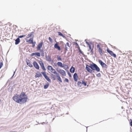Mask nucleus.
Segmentation results:
<instances>
[{
  "mask_svg": "<svg viewBox=\"0 0 132 132\" xmlns=\"http://www.w3.org/2000/svg\"><path fill=\"white\" fill-rule=\"evenodd\" d=\"M47 69L48 70H51V69H52V68H53V67L51 66L50 65H48L47 66Z\"/></svg>",
  "mask_w": 132,
  "mask_h": 132,
  "instance_id": "cd10ccee",
  "label": "nucleus"
},
{
  "mask_svg": "<svg viewBox=\"0 0 132 132\" xmlns=\"http://www.w3.org/2000/svg\"><path fill=\"white\" fill-rule=\"evenodd\" d=\"M57 60L58 61H61V59L59 55H57Z\"/></svg>",
  "mask_w": 132,
  "mask_h": 132,
  "instance_id": "bb28decb",
  "label": "nucleus"
},
{
  "mask_svg": "<svg viewBox=\"0 0 132 132\" xmlns=\"http://www.w3.org/2000/svg\"><path fill=\"white\" fill-rule=\"evenodd\" d=\"M3 63L2 62H0V69L2 67L3 65Z\"/></svg>",
  "mask_w": 132,
  "mask_h": 132,
  "instance_id": "2f4dec72",
  "label": "nucleus"
},
{
  "mask_svg": "<svg viewBox=\"0 0 132 132\" xmlns=\"http://www.w3.org/2000/svg\"><path fill=\"white\" fill-rule=\"evenodd\" d=\"M34 55H36V53H32L31 55V56H33Z\"/></svg>",
  "mask_w": 132,
  "mask_h": 132,
  "instance_id": "a19ab883",
  "label": "nucleus"
},
{
  "mask_svg": "<svg viewBox=\"0 0 132 132\" xmlns=\"http://www.w3.org/2000/svg\"><path fill=\"white\" fill-rule=\"evenodd\" d=\"M57 65L58 66L62 68H65L66 69H68L69 67L68 65L65 64H63L62 62H58L57 63Z\"/></svg>",
  "mask_w": 132,
  "mask_h": 132,
  "instance_id": "20e7f679",
  "label": "nucleus"
},
{
  "mask_svg": "<svg viewBox=\"0 0 132 132\" xmlns=\"http://www.w3.org/2000/svg\"><path fill=\"white\" fill-rule=\"evenodd\" d=\"M57 71L62 76H65L66 75V73L65 71L63 70L59 69H57Z\"/></svg>",
  "mask_w": 132,
  "mask_h": 132,
  "instance_id": "39448f33",
  "label": "nucleus"
},
{
  "mask_svg": "<svg viewBox=\"0 0 132 132\" xmlns=\"http://www.w3.org/2000/svg\"><path fill=\"white\" fill-rule=\"evenodd\" d=\"M26 36V35L20 36H18V38H22L23 37H24Z\"/></svg>",
  "mask_w": 132,
  "mask_h": 132,
  "instance_id": "72a5a7b5",
  "label": "nucleus"
},
{
  "mask_svg": "<svg viewBox=\"0 0 132 132\" xmlns=\"http://www.w3.org/2000/svg\"><path fill=\"white\" fill-rule=\"evenodd\" d=\"M27 65L29 67H32V65L30 63L29 60H28L26 61Z\"/></svg>",
  "mask_w": 132,
  "mask_h": 132,
  "instance_id": "2eb2a0df",
  "label": "nucleus"
},
{
  "mask_svg": "<svg viewBox=\"0 0 132 132\" xmlns=\"http://www.w3.org/2000/svg\"><path fill=\"white\" fill-rule=\"evenodd\" d=\"M36 55L39 57L40 56V53L38 52L36 53Z\"/></svg>",
  "mask_w": 132,
  "mask_h": 132,
  "instance_id": "c756f323",
  "label": "nucleus"
},
{
  "mask_svg": "<svg viewBox=\"0 0 132 132\" xmlns=\"http://www.w3.org/2000/svg\"><path fill=\"white\" fill-rule=\"evenodd\" d=\"M130 125L132 127V121L130 122Z\"/></svg>",
  "mask_w": 132,
  "mask_h": 132,
  "instance_id": "c03bdc74",
  "label": "nucleus"
},
{
  "mask_svg": "<svg viewBox=\"0 0 132 132\" xmlns=\"http://www.w3.org/2000/svg\"><path fill=\"white\" fill-rule=\"evenodd\" d=\"M48 39L52 43L53 42V40L50 37H49Z\"/></svg>",
  "mask_w": 132,
  "mask_h": 132,
  "instance_id": "473e14b6",
  "label": "nucleus"
},
{
  "mask_svg": "<svg viewBox=\"0 0 132 132\" xmlns=\"http://www.w3.org/2000/svg\"><path fill=\"white\" fill-rule=\"evenodd\" d=\"M13 100L16 102L20 104L26 103L28 98L24 92H22L20 95L16 94L13 97Z\"/></svg>",
  "mask_w": 132,
  "mask_h": 132,
  "instance_id": "f257e3e1",
  "label": "nucleus"
},
{
  "mask_svg": "<svg viewBox=\"0 0 132 132\" xmlns=\"http://www.w3.org/2000/svg\"><path fill=\"white\" fill-rule=\"evenodd\" d=\"M58 34L59 35L63 37H65V36L63 35L62 34V33L61 32H58Z\"/></svg>",
  "mask_w": 132,
  "mask_h": 132,
  "instance_id": "393cba45",
  "label": "nucleus"
},
{
  "mask_svg": "<svg viewBox=\"0 0 132 132\" xmlns=\"http://www.w3.org/2000/svg\"><path fill=\"white\" fill-rule=\"evenodd\" d=\"M53 68H52V69H51V70H49L51 72V71H52V70H53Z\"/></svg>",
  "mask_w": 132,
  "mask_h": 132,
  "instance_id": "49530a36",
  "label": "nucleus"
},
{
  "mask_svg": "<svg viewBox=\"0 0 132 132\" xmlns=\"http://www.w3.org/2000/svg\"><path fill=\"white\" fill-rule=\"evenodd\" d=\"M75 68L72 66L70 69V71L71 73H73L75 72Z\"/></svg>",
  "mask_w": 132,
  "mask_h": 132,
  "instance_id": "a211bd4d",
  "label": "nucleus"
},
{
  "mask_svg": "<svg viewBox=\"0 0 132 132\" xmlns=\"http://www.w3.org/2000/svg\"><path fill=\"white\" fill-rule=\"evenodd\" d=\"M88 46L89 48V50H90L91 51H92L93 50L91 49V47L90 45V44H89V45H88Z\"/></svg>",
  "mask_w": 132,
  "mask_h": 132,
  "instance_id": "f704fd0d",
  "label": "nucleus"
},
{
  "mask_svg": "<svg viewBox=\"0 0 132 132\" xmlns=\"http://www.w3.org/2000/svg\"><path fill=\"white\" fill-rule=\"evenodd\" d=\"M86 43L88 45H89V44H90L88 42H86Z\"/></svg>",
  "mask_w": 132,
  "mask_h": 132,
  "instance_id": "a18cd8bd",
  "label": "nucleus"
},
{
  "mask_svg": "<svg viewBox=\"0 0 132 132\" xmlns=\"http://www.w3.org/2000/svg\"><path fill=\"white\" fill-rule=\"evenodd\" d=\"M67 46H68V47H70V46L69 45V44L68 42H67L66 43V45H65V49L66 50H67V48H68L67 47Z\"/></svg>",
  "mask_w": 132,
  "mask_h": 132,
  "instance_id": "412c9836",
  "label": "nucleus"
},
{
  "mask_svg": "<svg viewBox=\"0 0 132 132\" xmlns=\"http://www.w3.org/2000/svg\"><path fill=\"white\" fill-rule=\"evenodd\" d=\"M73 78L74 80L76 81H77L78 80V77L77 73H75L74 74Z\"/></svg>",
  "mask_w": 132,
  "mask_h": 132,
  "instance_id": "9d476101",
  "label": "nucleus"
},
{
  "mask_svg": "<svg viewBox=\"0 0 132 132\" xmlns=\"http://www.w3.org/2000/svg\"><path fill=\"white\" fill-rule=\"evenodd\" d=\"M43 76H44L46 79L50 82H51V80L49 77L46 75L45 72H42V73Z\"/></svg>",
  "mask_w": 132,
  "mask_h": 132,
  "instance_id": "6e6552de",
  "label": "nucleus"
},
{
  "mask_svg": "<svg viewBox=\"0 0 132 132\" xmlns=\"http://www.w3.org/2000/svg\"><path fill=\"white\" fill-rule=\"evenodd\" d=\"M43 44V42H40L37 46V49L38 50H40Z\"/></svg>",
  "mask_w": 132,
  "mask_h": 132,
  "instance_id": "f8f14e48",
  "label": "nucleus"
},
{
  "mask_svg": "<svg viewBox=\"0 0 132 132\" xmlns=\"http://www.w3.org/2000/svg\"><path fill=\"white\" fill-rule=\"evenodd\" d=\"M98 62L102 67L106 69L107 68L108 65L104 63H103L102 60H98Z\"/></svg>",
  "mask_w": 132,
  "mask_h": 132,
  "instance_id": "0eeeda50",
  "label": "nucleus"
},
{
  "mask_svg": "<svg viewBox=\"0 0 132 132\" xmlns=\"http://www.w3.org/2000/svg\"><path fill=\"white\" fill-rule=\"evenodd\" d=\"M20 42V39L19 38H17L15 40V45H17L19 44Z\"/></svg>",
  "mask_w": 132,
  "mask_h": 132,
  "instance_id": "dca6fc26",
  "label": "nucleus"
},
{
  "mask_svg": "<svg viewBox=\"0 0 132 132\" xmlns=\"http://www.w3.org/2000/svg\"><path fill=\"white\" fill-rule=\"evenodd\" d=\"M46 60L50 62L51 61V57L50 56H47L46 57Z\"/></svg>",
  "mask_w": 132,
  "mask_h": 132,
  "instance_id": "aec40b11",
  "label": "nucleus"
},
{
  "mask_svg": "<svg viewBox=\"0 0 132 132\" xmlns=\"http://www.w3.org/2000/svg\"><path fill=\"white\" fill-rule=\"evenodd\" d=\"M90 68L93 70H96L97 72H99L100 70V68L97 66L93 63L92 64H90V65L86 64L85 68L86 69L88 72L91 73H92L93 71Z\"/></svg>",
  "mask_w": 132,
  "mask_h": 132,
  "instance_id": "f03ea898",
  "label": "nucleus"
},
{
  "mask_svg": "<svg viewBox=\"0 0 132 132\" xmlns=\"http://www.w3.org/2000/svg\"><path fill=\"white\" fill-rule=\"evenodd\" d=\"M82 84L84 85L85 86H86L87 85V82H85L84 81H82Z\"/></svg>",
  "mask_w": 132,
  "mask_h": 132,
  "instance_id": "c85d7f7f",
  "label": "nucleus"
},
{
  "mask_svg": "<svg viewBox=\"0 0 132 132\" xmlns=\"http://www.w3.org/2000/svg\"><path fill=\"white\" fill-rule=\"evenodd\" d=\"M42 75L40 72H38L35 76V78H37L38 77H41Z\"/></svg>",
  "mask_w": 132,
  "mask_h": 132,
  "instance_id": "ddd939ff",
  "label": "nucleus"
},
{
  "mask_svg": "<svg viewBox=\"0 0 132 132\" xmlns=\"http://www.w3.org/2000/svg\"><path fill=\"white\" fill-rule=\"evenodd\" d=\"M76 45L78 46V47L77 48H79V46L78 45V44H77V43H75Z\"/></svg>",
  "mask_w": 132,
  "mask_h": 132,
  "instance_id": "58836bf2",
  "label": "nucleus"
},
{
  "mask_svg": "<svg viewBox=\"0 0 132 132\" xmlns=\"http://www.w3.org/2000/svg\"><path fill=\"white\" fill-rule=\"evenodd\" d=\"M56 77L57 79L61 82H62V81L59 74L58 73L56 75Z\"/></svg>",
  "mask_w": 132,
  "mask_h": 132,
  "instance_id": "9b49d317",
  "label": "nucleus"
},
{
  "mask_svg": "<svg viewBox=\"0 0 132 132\" xmlns=\"http://www.w3.org/2000/svg\"><path fill=\"white\" fill-rule=\"evenodd\" d=\"M52 78L53 79V80H55V77L54 75H53L52 74Z\"/></svg>",
  "mask_w": 132,
  "mask_h": 132,
  "instance_id": "c9c22d12",
  "label": "nucleus"
},
{
  "mask_svg": "<svg viewBox=\"0 0 132 132\" xmlns=\"http://www.w3.org/2000/svg\"><path fill=\"white\" fill-rule=\"evenodd\" d=\"M51 72V73H54V74H56V75L57 74V73H58L56 72L55 71V70L54 69H53Z\"/></svg>",
  "mask_w": 132,
  "mask_h": 132,
  "instance_id": "5701e85b",
  "label": "nucleus"
},
{
  "mask_svg": "<svg viewBox=\"0 0 132 132\" xmlns=\"http://www.w3.org/2000/svg\"><path fill=\"white\" fill-rule=\"evenodd\" d=\"M49 85V83L48 82H47L46 84L44 86V88L45 89L47 88L48 87Z\"/></svg>",
  "mask_w": 132,
  "mask_h": 132,
  "instance_id": "4be33fe9",
  "label": "nucleus"
},
{
  "mask_svg": "<svg viewBox=\"0 0 132 132\" xmlns=\"http://www.w3.org/2000/svg\"><path fill=\"white\" fill-rule=\"evenodd\" d=\"M97 47L98 49L97 51L100 54L101 56L104 53V52L103 50L101 44H97Z\"/></svg>",
  "mask_w": 132,
  "mask_h": 132,
  "instance_id": "7ed1b4c3",
  "label": "nucleus"
},
{
  "mask_svg": "<svg viewBox=\"0 0 132 132\" xmlns=\"http://www.w3.org/2000/svg\"><path fill=\"white\" fill-rule=\"evenodd\" d=\"M3 24L2 23V22L0 21V26H2Z\"/></svg>",
  "mask_w": 132,
  "mask_h": 132,
  "instance_id": "37998d69",
  "label": "nucleus"
},
{
  "mask_svg": "<svg viewBox=\"0 0 132 132\" xmlns=\"http://www.w3.org/2000/svg\"><path fill=\"white\" fill-rule=\"evenodd\" d=\"M1 102V100H0V102Z\"/></svg>",
  "mask_w": 132,
  "mask_h": 132,
  "instance_id": "09e8293b",
  "label": "nucleus"
},
{
  "mask_svg": "<svg viewBox=\"0 0 132 132\" xmlns=\"http://www.w3.org/2000/svg\"><path fill=\"white\" fill-rule=\"evenodd\" d=\"M79 52L82 55H84V54L83 52L80 49V47H79V48H78Z\"/></svg>",
  "mask_w": 132,
  "mask_h": 132,
  "instance_id": "a878e982",
  "label": "nucleus"
},
{
  "mask_svg": "<svg viewBox=\"0 0 132 132\" xmlns=\"http://www.w3.org/2000/svg\"><path fill=\"white\" fill-rule=\"evenodd\" d=\"M81 82L80 81H78L77 83V84L78 85H79L81 84Z\"/></svg>",
  "mask_w": 132,
  "mask_h": 132,
  "instance_id": "79ce46f5",
  "label": "nucleus"
},
{
  "mask_svg": "<svg viewBox=\"0 0 132 132\" xmlns=\"http://www.w3.org/2000/svg\"><path fill=\"white\" fill-rule=\"evenodd\" d=\"M107 52L112 56L116 58V56L115 54H114L113 52L109 50V49L107 48L106 49Z\"/></svg>",
  "mask_w": 132,
  "mask_h": 132,
  "instance_id": "423d86ee",
  "label": "nucleus"
},
{
  "mask_svg": "<svg viewBox=\"0 0 132 132\" xmlns=\"http://www.w3.org/2000/svg\"><path fill=\"white\" fill-rule=\"evenodd\" d=\"M38 63L40 64V66L41 67L43 66V65H44V64L43 62L42 61H39Z\"/></svg>",
  "mask_w": 132,
  "mask_h": 132,
  "instance_id": "b1692460",
  "label": "nucleus"
},
{
  "mask_svg": "<svg viewBox=\"0 0 132 132\" xmlns=\"http://www.w3.org/2000/svg\"><path fill=\"white\" fill-rule=\"evenodd\" d=\"M54 47L55 48L57 49L59 51L61 50L60 47L58 45L57 43H56L54 45Z\"/></svg>",
  "mask_w": 132,
  "mask_h": 132,
  "instance_id": "4468645a",
  "label": "nucleus"
},
{
  "mask_svg": "<svg viewBox=\"0 0 132 132\" xmlns=\"http://www.w3.org/2000/svg\"><path fill=\"white\" fill-rule=\"evenodd\" d=\"M14 73H15V72H14V74H13V76H14Z\"/></svg>",
  "mask_w": 132,
  "mask_h": 132,
  "instance_id": "de8ad7c7",
  "label": "nucleus"
},
{
  "mask_svg": "<svg viewBox=\"0 0 132 132\" xmlns=\"http://www.w3.org/2000/svg\"><path fill=\"white\" fill-rule=\"evenodd\" d=\"M32 47H34L35 46V43L33 42V43H32Z\"/></svg>",
  "mask_w": 132,
  "mask_h": 132,
  "instance_id": "ea45409f",
  "label": "nucleus"
},
{
  "mask_svg": "<svg viewBox=\"0 0 132 132\" xmlns=\"http://www.w3.org/2000/svg\"><path fill=\"white\" fill-rule=\"evenodd\" d=\"M41 67L42 68V69L43 70H44V71L46 70V69H45L44 65Z\"/></svg>",
  "mask_w": 132,
  "mask_h": 132,
  "instance_id": "7c9ffc66",
  "label": "nucleus"
},
{
  "mask_svg": "<svg viewBox=\"0 0 132 132\" xmlns=\"http://www.w3.org/2000/svg\"><path fill=\"white\" fill-rule=\"evenodd\" d=\"M96 76L98 77H100L101 76V74L100 73H98L96 75Z\"/></svg>",
  "mask_w": 132,
  "mask_h": 132,
  "instance_id": "e433bc0d",
  "label": "nucleus"
},
{
  "mask_svg": "<svg viewBox=\"0 0 132 132\" xmlns=\"http://www.w3.org/2000/svg\"><path fill=\"white\" fill-rule=\"evenodd\" d=\"M33 39L32 38H30L29 40L26 41V42H29L30 44H32L33 42Z\"/></svg>",
  "mask_w": 132,
  "mask_h": 132,
  "instance_id": "6ab92c4d",
  "label": "nucleus"
},
{
  "mask_svg": "<svg viewBox=\"0 0 132 132\" xmlns=\"http://www.w3.org/2000/svg\"><path fill=\"white\" fill-rule=\"evenodd\" d=\"M34 34V32H30L29 34L27 35V36L26 37V38H28L30 37H31L32 36H33Z\"/></svg>",
  "mask_w": 132,
  "mask_h": 132,
  "instance_id": "f3484780",
  "label": "nucleus"
},
{
  "mask_svg": "<svg viewBox=\"0 0 132 132\" xmlns=\"http://www.w3.org/2000/svg\"><path fill=\"white\" fill-rule=\"evenodd\" d=\"M33 65L34 67L37 69H39V67L37 62L35 61L33 62Z\"/></svg>",
  "mask_w": 132,
  "mask_h": 132,
  "instance_id": "1a4fd4ad",
  "label": "nucleus"
},
{
  "mask_svg": "<svg viewBox=\"0 0 132 132\" xmlns=\"http://www.w3.org/2000/svg\"><path fill=\"white\" fill-rule=\"evenodd\" d=\"M64 81H66L67 82H68L69 81L68 79L66 78L64 80Z\"/></svg>",
  "mask_w": 132,
  "mask_h": 132,
  "instance_id": "4c0bfd02",
  "label": "nucleus"
}]
</instances>
